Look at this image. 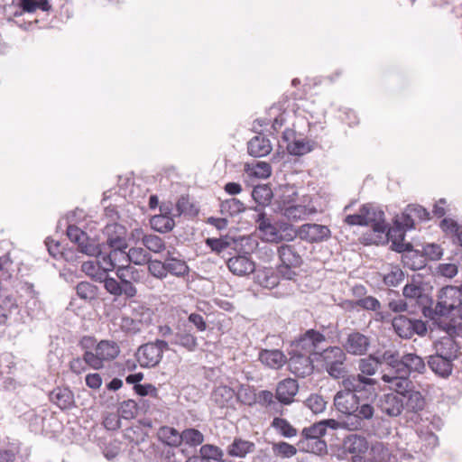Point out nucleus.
<instances>
[{"label": "nucleus", "instance_id": "4468645a", "mask_svg": "<svg viewBox=\"0 0 462 462\" xmlns=\"http://www.w3.org/2000/svg\"><path fill=\"white\" fill-rule=\"evenodd\" d=\"M297 236L301 240L309 243H320L327 241L331 236V231L328 226L316 223H307L300 226Z\"/></svg>", "mask_w": 462, "mask_h": 462}, {"label": "nucleus", "instance_id": "4be33fe9", "mask_svg": "<svg viewBox=\"0 0 462 462\" xmlns=\"http://www.w3.org/2000/svg\"><path fill=\"white\" fill-rule=\"evenodd\" d=\"M377 407L383 413L390 417H397L403 411L402 397L398 394L390 393H383L379 396Z\"/></svg>", "mask_w": 462, "mask_h": 462}, {"label": "nucleus", "instance_id": "4d7b16f0", "mask_svg": "<svg viewBox=\"0 0 462 462\" xmlns=\"http://www.w3.org/2000/svg\"><path fill=\"white\" fill-rule=\"evenodd\" d=\"M379 365H382L380 356L370 355L366 358L360 359L358 368L363 375H373L375 374Z\"/></svg>", "mask_w": 462, "mask_h": 462}, {"label": "nucleus", "instance_id": "a878e982", "mask_svg": "<svg viewBox=\"0 0 462 462\" xmlns=\"http://www.w3.org/2000/svg\"><path fill=\"white\" fill-rule=\"evenodd\" d=\"M255 282L262 287L266 289H273L277 287L280 281L282 279L280 274L279 269L276 266L273 267H263L261 269H255Z\"/></svg>", "mask_w": 462, "mask_h": 462}, {"label": "nucleus", "instance_id": "6ab92c4d", "mask_svg": "<svg viewBox=\"0 0 462 462\" xmlns=\"http://www.w3.org/2000/svg\"><path fill=\"white\" fill-rule=\"evenodd\" d=\"M362 207L368 210L365 217L367 218L368 226H372L374 235L385 233L388 223L385 221V214L381 207L374 203H365Z\"/></svg>", "mask_w": 462, "mask_h": 462}, {"label": "nucleus", "instance_id": "e433bc0d", "mask_svg": "<svg viewBox=\"0 0 462 462\" xmlns=\"http://www.w3.org/2000/svg\"><path fill=\"white\" fill-rule=\"evenodd\" d=\"M255 444L252 441L235 438L228 445L226 452L230 457H245L247 454L254 451Z\"/></svg>", "mask_w": 462, "mask_h": 462}, {"label": "nucleus", "instance_id": "f8f14e48", "mask_svg": "<svg viewBox=\"0 0 462 462\" xmlns=\"http://www.w3.org/2000/svg\"><path fill=\"white\" fill-rule=\"evenodd\" d=\"M235 255L228 256L226 260L229 271L237 276H246L255 271V263L252 260L249 253L241 254L236 248Z\"/></svg>", "mask_w": 462, "mask_h": 462}, {"label": "nucleus", "instance_id": "5fc2aeb1", "mask_svg": "<svg viewBox=\"0 0 462 462\" xmlns=\"http://www.w3.org/2000/svg\"><path fill=\"white\" fill-rule=\"evenodd\" d=\"M281 209L283 211L282 214L284 217L293 221L304 219L309 215L308 208L304 205L292 204L285 208H281Z\"/></svg>", "mask_w": 462, "mask_h": 462}, {"label": "nucleus", "instance_id": "c756f323", "mask_svg": "<svg viewBox=\"0 0 462 462\" xmlns=\"http://www.w3.org/2000/svg\"><path fill=\"white\" fill-rule=\"evenodd\" d=\"M402 402L403 404V410L414 413L424 410L426 405L424 396L420 391L416 390V387L412 388L409 393L402 397Z\"/></svg>", "mask_w": 462, "mask_h": 462}, {"label": "nucleus", "instance_id": "79ce46f5", "mask_svg": "<svg viewBox=\"0 0 462 462\" xmlns=\"http://www.w3.org/2000/svg\"><path fill=\"white\" fill-rule=\"evenodd\" d=\"M246 210L245 205L238 199L231 198L221 200L219 204V212L222 215L236 217Z\"/></svg>", "mask_w": 462, "mask_h": 462}, {"label": "nucleus", "instance_id": "b1692460", "mask_svg": "<svg viewBox=\"0 0 462 462\" xmlns=\"http://www.w3.org/2000/svg\"><path fill=\"white\" fill-rule=\"evenodd\" d=\"M370 346L369 338L358 331H353L348 334L343 347L351 355H365Z\"/></svg>", "mask_w": 462, "mask_h": 462}, {"label": "nucleus", "instance_id": "2eb2a0df", "mask_svg": "<svg viewBox=\"0 0 462 462\" xmlns=\"http://www.w3.org/2000/svg\"><path fill=\"white\" fill-rule=\"evenodd\" d=\"M103 282L106 291L116 298L123 296L125 300H131L137 294L136 287L126 279L118 282L115 278L106 275Z\"/></svg>", "mask_w": 462, "mask_h": 462}, {"label": "nucleus", "instance_id": "6e6d98bb", "mask_svg": "<svg viewBox=\"0 0 462 462\" xmlns=\"http://www.w3.org/2000/svg\"><path fill=\"white\" fill-rule=\"evenodd\" d=\"M439 228L447 236L452 237L453 243L457 244V236L460 235L461 226L456 220L444 217L439 223Z\"/></svg>", "mask_w": 462, "mask_h": 462}, {"label": "nucleus", "instance_id": "f3484780", "mask_svg": "<svg viewBox=\"0 0 462 462\" xmlns=\"http://www.w3.org/2000/svg\"><path fill=\"white\" fill-rule=\"evenodd\" d=\"M402 295L408 301H414L420 310L430 301V296L425 293L422 282L416 280L415 277H412L411 282L405 284Z\"/></svg>", "mask_w": 462, "mask_h": 462}, {"label": "nucleus", "instance_id": "20e7f679", "mask_svg": "<svg viewBox=\"0 0 462 462\" xmlns=\"http://www.w3.org/2000/svg\"><path fill=\"white\" fill-rule=\"evenodd\" d=\"M279 263L276 265L279 269L282 280L296 281L299 276L297 269L302 263L303 259L292 245L282 244L277 247Z\"/></svg>", "mask_w": 462, "mask_h": 462}, {"label": "nucleus", "instance_id": "2f4dec72", "mask_svg": "<svg viewBox=\"0 0 462 462\" xmlns=\"http://www.w3.org/2000/svg\"><path fill=\"white\" fill-rule=\"evenodd\" d=\"M272 151L270 140L263 135L253 137L247 143V152L253 157H263Z\"/></svg>", "mask_w": 462, "mask_h": 462}, {"label": "nucleus", "instance_id": "680f3d73", "mask_svg": "<svg viewBox=\"0 0 462 462\" xmlns=\"http://www.w3.org/2000/svg\"><path fill=\"white\" fill-rule=\"evenodd\" d=\"M273 451L277 457L289 458L296 455L297 448L288 442L281 441L273 444Z\"/></svg>", "mask_w": 462, "mask_h": 462}, {"label": "nucleus", "instance_id": "cd10ccee", "mask_svg": "<svg viewBox=\"0 0 462 462\" xmlns=\"http://www.w3.org/2000/svg\"><path fill=\"white\" fill-rule=\"evenodd\" d=\"M258 359L263 365L272 369H279L287 363L286 356L280 349H262Z\"/></svg>", "mask_w": 462, "mask_h": 462}, {"label": "nucleus", "instance_id": "9b49d317", "mask_svg": "<svg viewBox=\"0 0 462 462\" xmlns=\"http://www.w3.org/2000/svg\"><path fill=\"white\" fill-rule=\"evenodd\" d=\"M370 448L367 439L356 433L346 435L342 442V448L345 453L351 455V462H358L357 458H365Z\"/></svg>", "mask_w": 462, "mask_h": 462}, {"label": "nucleus", "instance_id": "5701e85b", "mask_svg": "<svg viewBox=\"0 0 462 462\" xmlns=\"http://www.w3.org/2000/svg\"><path fill=\"white\" fill-rule=\"evenodd\" d=\"M361 399L363 397L358 396V394L339 391L334 397V405L339 412L346 414L350 418L356 411V404H358V400Z\"/></svg>", "mask_w": 462, "mask_h": 462}, {"label": "nucleus", "instance_id": "a19ab883", "mask_svg": "<svg viewBox=\"0 0 462 462\" xmlns=\"http://www.w3.org/2000/svg\"><path fill=\"white\" fill-rule=\"evenodd\" d=\"M381 364L390 366L396 374H402L403 372V355L395 350H385L380 356Z\"/></svg>", "mask_w": 462, "mask_h": 462}, {"label": "nucleus", "instance_id": "f704fd0d", "mask_svg": "<svg viewBox=\"0 0 462 462\" xmlns=\"http://www.w3.org/2000/svg\"><path fill=\"white\" fill-rule=\"evenodd\" d=\"M369 456L365 458L358 457V462H389L391 453L389 448L383 443L376 441L369 448Z\"/></svg>", "mask_w": 462, "mask_h": 462}, {"label": "nucleus", "instance_id": "72a5a7b5", "mask_svg": "<svg viewBox=\"0 0 462 462\" xmlns=\"http://www.w3.org/2000/svg\"><path fill=\"white\" fill-rule=\"evenodd\" d=\"M438 298L442 299L443 301H447V305L451 311L457 310L459 312L462 308V298H460V292L457 286H446L439 290Z\"/></svg>", "mask_w": 462, "mask_h": 462}, {"label": "nucleus", "instance_id": "13d9d810", "mask_svg": "<svg viewBox=\"0 0 462 462\" xmlns=\"http://www.w3.org/2000/svg\"><path fill=\"white\" fill-rule=\"evenodd\" d=\"M203 441L204 435L197 429L189 428L181 432V443L184 442L190 447H197L201 445Z\"/></svg>", "mask_w": 462, "mask_h": 462}, {"label": "nucleus", "instance_id": "ea45409f", "mask_svg": "<svg viewBox=\"0 0 462 462\" xmlns=\"http://www.w3.org/2000/svg\"><path fill=\"white\" fill-rule=\"evenodd\" d=\"M150 258V254H148L143 248L132 247L128 252L124 250V255L120 256V263L125 261L126 263H133L136 265H143L147 263Z\"/></svg>", "mask_w": 462, "mask_h": 462}, {"label": "nucleus", "instance_id": "7ed1b4c3", "mask_svg": "<svg viewBox=\"0 0 462 462\" xmlns=\"http://www.w3.org/2000/svg\"><path fill=\"white\" fill-rule=\"evenodd\" d=\"M433 305L434 300L430 297V301L426 303L421 309V313L430 322V328L431 330L439 329L448 335L457 334V327L454 320L452 319H448L452 311L448 307L447 301H443L442 299L438 298L436 305L434 307Z\"/></svg>", "mask_w": 462, "mask_h": 462}, {"label": "nucleus", "instance_id": "c85d7f7f", "mask_svg": "<svg viewBox=\"0 0 462 462\" xmlns=\"http://www.w3.org/2000/svg\"><path fill=\"white\" fill-rule=\"evenodd\" d=\"M428 365L438 376L441 378H448L452 374L454 361L439 356L430 355L428 357Z\"/></svg>", "mask_w": 462, "mask_h": 462}, {"label": "nucleus", "instance_id": "052dcab7", "mask_svg": "<svg viewBox=\"0 0 462 462\" xmlns=\"http://www.w3.org/2000/svg\"><path fill=\"white\" fill-rule=\"evenodd\" d=\"M421 251L428 261H438L443 255V249L436 243H427L421 245Z\"/></svg>", "mask_w": 462, "mask_h": 462}, {"label": "nucleus", "instance_id": "e2e57ef3", "mask_svg": "<svg viewBox=\"0 0 462 462\" xmlns=\"http://www.w3.org/2000/svg\"><path fill=\"white\" fill-rule=\"evenodd\" d=\"M312 150L309 142L304 140H294L291 143L287 144V151L294 156H300L310 152Z\"/></svg>", "mask_w": 462, "mask_h": 462}, {"label": "nucleus", "instance_id": "9d476101", "mask_svg": "<svg viewBox=\"0 0 462 462\" xmlns=\"http://www.w3.org/2000/svg\"><path fill=\"white\" fill-rule=\"evenodd\" d=\"M290 358L287 360L289 370L298 377L304 378L313 373L314 365L312 356L296 352L294 348L288 350Z\"/></svg>", "mask_w": 462, "mask_h": 462}, {"label": "nucleus", "instance_id": "4c0bfd02", "mask_svg": "<svg viewBox=\"0 0 462 462\" xmlns=\"http://www.w3.org/2000/svg\"><path fill=\"white\" fill-rule=\"evenodd\" d=\"M167 274L171 273L176 277H185L189 273V267L183 260L173 257L171 252L167 253L165 257Z\"/></svg>", "mask_w": 462, "mask_h": 462}, {"label": "nucleus", "instance_id": "bb28decb", "mask_svg": "<svg viewBox=\"0 0 462 462\" xmlns=\"http://www.w3.org/2000/svg\"><path fill=\"white\" fill-rule=\"evenodd\" d=\"M298 390L299 384L297 380L287 378L278 383L275 397L282 404L288 405L292 402Z\"/></svg>", "mask_w": 462, "mask_h": 462}, {"label": "nucleus", "instance_id": "473e14b6", "mask_svg": "<svg viewBox=\"0 0 462 462\" xmlns=\"http://www.w3.org/2000/svg\"><path fill=\"white\" fill-rule=\"evenodd\" d=\"M224 456L220 448L206 444L201 446L199 454L189 457L186 462H212L213 459L220 458Z\"/></svg>", "mask_w": 462, "mask_h": 462}, {"label": "nucleus", "instance_id": "c03bdc74", "mask_svg": "<svg viewBox=\"0 0 462 462\" xmlns=\"http://www.w3.org/2000/svg\"><path fill=\"white\" fill-rule=\"evenodd\" d=\"M157 435L162 443L170 447H179L181 444V433L172 427H161Z\"/></svg>", "mask_w": 462, "mask_h": 462}, {"label": "nucleus", "instance_id": "7c9ffc66", "mask_svg": "<svg viewBox=\"0 0 462 462\" xmlns=\"http://www.w3.org/2000/svg\"><path fill=\"white\" fill-rule=\"evenodd\" d=\"M171 344L180 346L189 352H194L199 346L197 337L186 328L173 334Z\"/></svg>", "mask_w": 462, "mask_h": 462}, {"label": "nucleus", "instance_id": "393cba45", "mask_svg": "<svg viewBox=\"0 0 462 462\" xmlns=\"http://www.w3.org/2000/svg\"><path fill=\"white\" fill-rule=\"evenodd\" d=\"M382 380L385 383H389L390 389L393 391L392 393L398 394L401 397L405 396L410 391L415 387L414 383L406 374H396L391 376L389 374H383Z\"/></svg>", "mask_w": 462, "mask_h": 462}, {"label": "nucleus", "instance_id": "774afa93", "mask_svg": "<svg viewBox=\"0 0 462 462\" xmlns=\"http://www.w3.org/2000/svg\"><path fill=\"white\" fill-rule=\"evenodd\" d=\"M282 194L280 196L281 208H285L289 205H292L298 197V192L294 186L286 185L282 189Z\"/></svg>", "mask_w": 462, "mask_h": 462}, {"label": "nucleus", "instance_id": "09e8293b", "mask_svg": "<svg viewBox=\"0 0 462 462\" xmlns=\"http://www.w3.org/2000/svg\"><path fill=\"white\" fill-rule=\"evenodd\" d=\"M139 404L133 399L124 400L117 407L118 415L125 420L134 419L138 415Z\"/></svg>", "mask_w": 462, "mask_h": 462}, {"label": "nucleus", "instance_id": "f257e3e1", "mask_svg": "<svg viewBox=\"0 0 462 462\" xmlns=\"http://www.w3.org/2000/svg\"><path fill=\"white\" fill-rule=\"evenodd\" d=\"M106 240L104 243L97 244L98 265L107 273L113 271L120 263V256L124 255V250L128 248L126 241V228L125 226L114 222L106 224L104 228Z\"/></svg>", "mask_w": 462, "mask_h": 462}, {"label": "nucleus", "instance_id": "8fccbe9b", "mask_svg": "<svg viewBox=\"0 0 462 462\" xmlns=\"http://www.w3.org/2000/svg\"><path fill=\"white\" fill-rule=\"evenodd\" d=\"M76 292L80 299L92 301L97 299L98 288L89 282H80L76 286Z\"/></svg>", "mask_w": 462, "mask_h": 462}, {"label": "nucleus", "instance_id": "bf43d9fd", "mask_svg": "<svg viewBox=\"0 0 462 462\" xmlns=\"http://www.w3.org/2000/svg\"><path fill=\"white\" fill-rule=\"evenodd\" d=\"M142 244L149 250L153 253H161L165 249V243L160 236L149 234L143 236Z\"/></svg>", "mask_w": 462, "mask_h": 462}, {"label": "nucleus", "instance_id": "864d4df0", "mask_svg": "<svg viewBox=\"0 0 462 462\" xmlns=\"http://www.w3.org/2000/svg\"><path fill=\"white\" fill-rule=\"evenodd\" d=\"M272 427L284 438H292L298 433L297 429L283 418L275 417L272 421Z\"/></svg>", "mask_w": 462, "mask_h": 462}, {"label": "nucleus", "instance_id": "69168bd1", "mask_svg": "<svg viewBox=\"0 0 462 462\" xmlns=\"http://www.w3.org/2000/svg\"><path fill=\"white\" fill-rule=\"evenodd\" d=\"M148 271L151 275L158 279H164L167 276L166 260L164 262L159 260H149Z\"/></svg>", "mask_w": 462, "mask_h": 462}, {"label": "nucleus", "instance_id": "0eeeda50", "mask_svg": "<svg viewBox=\"0 0 462 462\" xmlns=\"http://www.w3.org/2000/svg\"><path fill=\"white\" fill-rule=\"evenodd\" d=\"M120 354L118 344L113 340H101L96 346V353L84 352L86 364L94 370L104 367L105 361H112Z\"/></svg>", "mask_w": 462, "mask_h": 462}, {"label": "nucleus", "instance_id": "423d86ee", "mask_svg": "<svg viewBox=\"0 0 462 462\" xmlns=\"http://www.w3.org/2000/svg\"><path fill=\"white\" fill-rule=\"evenodd\" d=\"M169 350V344L162 339H156L141 345L134 356L141 367L152 368L157 366L162 359L164 351Z\"/></svg>", "mask_w": 462, "mask_h": 462}, {"label": "nucleus", "instance_id": "1a4fd4ad", "mask_svg": "<svg viewBox=\"0 0 462 462\" xmlns=\"http://www.w3.org/2000/svg\"><path fill=\"white\" fill-rule=\"evenodd\" d=\"M327 337L322 331L309 328L300 333L290 343L294 351L313 356L315 358L321 351L320 345L326 342Z\"/></svg>", "mask_w": 462, "mask_h": 462}, {"label": "nucleus", "instance_id": "c9c22d12", "mask_svg": "<svg viewBox=\"0 0 462 462\" xmlns=\"http://www.w3.org/2000/svg\"><path fill=\"white\" fill-rule=\"evenodd\" d=\"M406 254L402 257V262L404 267L412 271L421 270L427 265V260L421 250L414 249L412 246L411 251H404Z\"/></svg>", "mask_w": 462, "mask_h": 462}, {"label": "nucleus", "instance_id": "58836bf2", "mask_svg": "<svg viewBox=\"0 0 462 462\" xmlns=\"http://www.w3.org/2000/svg\"><path fill=\"white\" fill-rule=\"evenodd\" d=\"M403 374L409 375L412 372L423 374L426 369L424 360L415 353L403 355Z\"/></svg>", "mask_w": 462, "mask_h": 462}, {"label": "nucleus", "instance_id": "ddd939ff", "mask_svg": "<svg viewBox=\"0 0 462 462\" xmlns=\"http://www.w3.org/2000/svg\"><path fill=\"white\" fill-rule=\"evenodd\" d=\"M67 236L72 243L78 245L79 253L97 257V253L98 252L97 244L91 241L88 234L82 231L77 226H68Z\"/></svg>", "mask_w": 462, "mask_h": 462}, {"label": "nucleus", "instance_id": "de8ad7c7", "mask_svg": "<svg viewBox=\"0 0 462 462\" xmlns=\"http://www.w3.org/2000/svg\"><path fill=\"white\" fill-rule=\"evenodd\" d=\"M395 333L402 338H410L409 330L411 327V319L405 315L400 314L393 318L392 321Z\"/></svg>", "mask_w": 462, "mask_h": 462}, {"label": "nucleus", "instance_id": "49530a36", "mask_svg": "<svg viewBox=\"0 0 462 462\" xmlns=\"http://www.w3.org/2000/svg\"><path fill=\"white\" fill-rule=\"evenodd\" d=\"M297 446L300 451L323 455L327 453L328 446L325 440L316 439L315 440H299Z\"/></svg>", "mask_w": 462, "mask_h": 462}, {"label": "nucleus", "instance_id": "39448f33", "mask_svg": "<svg viewBox=\"0 0 462 462\" xmlns=\"http://www.w3.org/2000/svg\"><path fill=\"white\" fill-rule=\"evenodd\" d=\"M315 359L324 363L325 369L330 377L340 379L346 375L347 370L345 366L346 355L340 346H334L321 349Z\"/></svg>", "mask_w": 462, "mask_h": 462}, {"label": "nucleus", "instance_id": "dca6fc26", "mask_svg": "<svg viewBox=\"0 0 462 462\" xmlns=\"http://www.w3.org/2000/svg\"><path fill=\"white\" fill-rule=\"evenodd\" d=\"M205 245L210 248V250L220 255L222 258L226 260V255H232L233 252H236V248L238 245H242L238 244V240L229 236H221L218 238L216 237H208L205 240Z\"/></svg>", "mask_w": 462, "mask_h": 462}, {"label": "nucleus", "instance_id": "6e6552de", "mask_svg": "<svg viewBox=\"0 0 462 462\" xmlns=\"http://www.w3.org/2000/svg\"><path fill=\"white\" fill-rule=\"evenodd\" d=\"M343 390L340 392H347L358 394L367 401H374L377 394L375 392L376 381L366 377L363 374H350L342 378Z\"/></svg>", "mask_w": 462, "mask_h": 462}, {"label": "nucleus", "instance_id": "603ef678", "mask_svg": "<svg viewBox=\"0 0 462 462\" xmlns=\"http://www.w3.org/2000/svg\"><path fill=\"white\" fill-rule=\"evenodd\" d=\"M345 304L351 309L360 307L364 310L374 311L381 308L380 301L373 296H367L357 300H346Z\"/></svg>", "mask_w": 462, "mask_h": 462}, {"label": "nucleus", "instance_id": "3c124183", "mask_svg": "<svg viewBox=\"0 0 462 462\" xmlns=\"http://www.w3.org/2000/svg\"><path fill=\"white\" fill-rule=\"evenodd\" d=\"M177 213L173 215L175 217H179L181 215L189 217H196L199 214V209L193 203L189 202L188 195H181L176 203Z\"/></svg>", "mask_w": 462, "mask_h": 462}, {"label": "nucleus", "instance_id": "37998d69", "mask_svg": "<svg viewBox=\"0 0 462 462\" xmlns=\"http://www.w3.org/2000/svg\"><path fill=\"white\" fill-rule=\"evenodd\" d=\"M173 216L154 215L150 218L151 227L159 233L171 232L175 226Z\"/></svg>", "mask_w": 462, "mask_h": 462}, {"label": "nucleus", "instance_id": "0e129e2a", "mask_svg": "<svg viewBox=\"0 0 462 462\" xmlns=\"http://www.w3.org/2000/svg\"><path fill=\"white\" fill-rule=\"evenodd\" d=\"M324 435L325 433L319 421L310 427L304 428L301 431V438L300 440H306L308 442L310 439L315 440L316 439H320Z\"/></svg>", "mask_w": 462, "mask_h": 462}, {"label": "nucleus", "instance_id": "338daca9", "mask_svg": "<svg viewBox=\"0 0 462 462\" xmlns=\"http://www.w3.org/2000/svg\"><path fill=\"white\" fill-rule=\"evenodd\" d=\"M404 272L398 266H395L390 273L383 276V283L387 286L396 287L404 280Z\"/></svg>", "mask_w": 462, "mask_h": 462}, {"label": "nucleus", "instance_id": "f03ea898", "mask_svg": "<svg viewBox=\"0 0 462 462\" xmlns=\"http://www.w3.org/2000/svg\"><path fill=\"white\" fill-rule=\"evenodd\" d=\"M408 229L401 226L397 219H393V226L387 225L385 233L380 235L366 234L364 236L365 245H385L391 242L390 249L398 254L411 251L412 244L404 242Z\"/></svg>", "mask_w": 462, "mask_h": 462}, {"label": "nucleus", "instance_id": "a18cd8bd", "mask_svg": "<svg viewBox=\"0 0 462 462\" xmlns=\"http://www.w3.org/2000/svg\"><path fill=\"white\" fill-rule=\"evenodd\" d=\"M251 195L258 206L265 207L271 203L273 193L268 184H262L254 187Z\"/></svg>", "mask_w": 462, "mask_h": 462}, {"label": "nucleus", "instance_id": "aec40b11", "mask_svg": "<svg viewBox=\"0 0 462 462\" xmlns=\"http://www.w3.org/2000/svg\"><path fill=\"white\" fill-rule=\"evenodd\" d=\"M435 353L433 355L445 357L446 359L455 361L461 355L460 346L453 337L448 335L440 337L434 343Z\"/></svg>", "mask_w": 462, "mask_h": 462}, {"label": "nucleus", "instance_id": "a211bd4d", "mask_svg": "<svg viewBox=\"0 0 462 462\" xmlns=\"http://www.w3.org/2000/svg\"><path fill=\"white\" fill-rule=\"evenodd\" d=\"M49 401L61 411H69L75 407L74 393L68 386H57L49 394Z\"/></svg>", "mask_w": 462, "mask_h": 462}, {"label": "nucleus", "instance_id": "412c9836", "mask_svg": "<svg viewBox=\"0 0 462 462\" xmlns=\"http://www.w3.org/2000/svg\"><path fill=\"white\" fill-rule=\"evenodd\" d=\"M240 396H236L234 389L227 385H219L211 393L210 400L219 408H236Z\"/></svg>", "mask_w": 462, "mask_h": 462}]
</instances>
